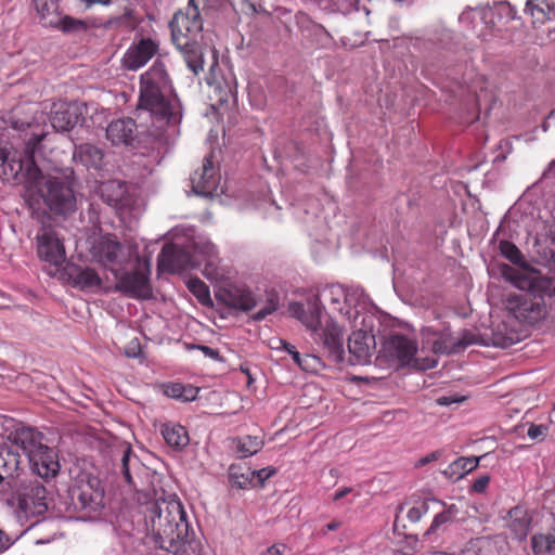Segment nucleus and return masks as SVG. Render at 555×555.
I'll use <instances>...</instances> for the list:
<instances>
[{"mask_svg":"<svg viewBox=\"0 0 555 555\" xmlns=\"http://www.w3.org/2000/svg\"><path fill=\"white\" fill-rule=\"evenodd\" d=\"M186 285L189 291L198 299L201 304H211L209 288L202 280L192 278L186 282Z\"/></svg>","mask_w":555,"mask_h":555,"instance_id":"nucleus-41","label":"nucleus"},{"mask_svg":"<svg viewBox=\"0 0 555 555\" xmlns=\"http://www.w3.org/2000/svg\"><path fill=\"white\" fill-rule=\"evenodd\" d=\"M544 297L545 295L513 293L506 296L504 306L520 322L534 323L547 314Z\"/></svg>","mask_w":555,"mask_h":555,"instance_id":"nucleus-12","label":"nucleus"},{"mask_svg":"<svg viewBox=\"0 0 555 555\" xmlns=\"http://www.w3.org/2000/svg\"><path fill=\"white\" fill-rule=\"evenodd\" d=\"M344 336L343 328L336 322L327 323L320 334L323 347L338 360L344 353Z\"/></svg>","mask_w":555,"mask_h":555,"instance_id":"nucleus-28","label":"nucleus"},{"mask_svg":"<svg viewBox=\"0 0 555 555\" xmlns=\"http://www.w3.org/2000/svg\"><path fill=\"white\" fill-rule=\"evenodd\" d=\"M203 262V274L212 282H220L228 278L229 271L221 266L217 255L215 245L207 241L201 240L194 243V260L192 266Z\"/></svg>","mask_w":555,"mask_h":555,"instance_id":"nucleus-16","label":"nucleus"},{"mask_svg":"<svg viewBox=\"0 0 555 555\" xmlns=\"http://www.w3.org/2000/svg\"><path fill=\"white\" fill-rule=\"evenodd\" d=\"M31 472L42 479L55 477L60 472L57 453L47 444L39 449L28 460Z\"/></svg>","mask_w":555,"mask_h":555,"instance_id":"nucleus-20","label":"nucleus"},{"mask_svg":"<svg viewBox=\"0 0 555 555\" xmlns=\"http://www.w3.org/2000/svg\"><path fill=\"white\" fill-rule=\"evenodd\" d=\"M279 307V300L275 296H271L264 304L262 308H260L254 315L253 319L255 321H261L266 319L268 315L272 314L276 311Z\"/></svg>","mask_w":555,"mask_h":555,"instance_id":"nucleus-47","label":"nucleus"},{"mask_svg":"<svg viewBox=\"0 0 555 555\" xmlns=\"http://www.w3.org/2000/svg\"><path fill=\"white\" fill-rule=\"evenodd\" d=\"M525 11L531 14V16L534 18V22L542 23L548 18L550 7L543 2L539 4L533 0H528L526 2Z\"/></svg>","mask_w":555,"mask_h":555,"instance_id":"nucleus-45","label":"nucleus"},{"mask_svg":"<svg viewBox=\"0 0 555 555\" xmlns=\"http://www.w3.org/2000/svg\"><path fill=\"white\" fill-rule=\"evenodd\" d=\"M103 157L102 150L91 144L76 146L73 153V160L80 163L88 169H100L103 165Z\"/></svg>","mask_w":555,"mask_h":555,"instance_id":"nucleus-31","label":"nucleus"},{"mask_svg":"<svg viewBox=\"0 0 555 555\" xmlns=\"http://www.w3.org/2000/svg\"><path fill=\"white\" fill-rule=\"evenodd\" d=\"M299 367L308 373H318L322 369V362L315 356L305 354Z\"/></svg>","mask_w":555,"mask_h":555,"instance_id":"nucleus-48","label":"nucleus"},{"mask_svg":"<svg viewBox=\"0 0 555 555\" xmlns=\"http://www.w3.org/2000/svg\"><path fill=\"white\" fill-rule=\"evenodd\" d=\"M135 122L131 118L112 121L106 128V138L115 145L130 144L134 139Z\"/></svg>","mask_w":555,"mask_h":555,"instance_id":"nucleus-29","label":"nucleus"},{"mask_svg":"<svg viewBox=\"0 0 555 555\" xmlns=\"http://www.w3.org/2000/svg\"><path fill=\"white\" fill-rule=\"evenodd\" d=\"M50 121L56 131H69L78 121V107L65 101L53 102Z\"/></svg>","mask_w":555,"mask_h":555,"instance_id":"nucleus-26","label":"nucleus"},{"mask_svg":"<svg viewBox=\"0 0 555 555\" xmlns=\"http://www.w3.org/2000/svg\"><path fill=\"white\" fill-rule=\"evenodd\" d=\"M320 304L327 306L331 313H338L348 322V310L357 317L369 310L366 296L360 289H346L341 285L325 287L320 294Z\"/></svg>","mask_w":555,"mask_h":555,"instance_id":"nucleus-7","label":"nucleus"},{"mask_svg":"<svg viewBox=\"0 0 555 555\" xmlns=\"http://www.w3.org/2000/svg\"><path fill=\"white\" fill-rule=\"evenodd\" d=\"M42 139L41 134L35 138V142H28L23 153L12 146L1 147V173L7 181L23 179L29 197L31 199L41 198L52 212L72 214L77 209L74 171L70 168H54L51 171L42 172L37 167L34 159L35 146Z\"/></svg>","mask_w":555,"mask_h":555,"instance_id":"nucleus-1","label":"nucleus"},{"mask_svg":"<svg viewBox=\"0 0 555 555\" xmlns=\"http://www.w3.org/2000/svg\"><path fill=\"white\" fill-rule=\"evenodd\" d=\"M531 519L527 511L521 506H515L508 512V528L514 538L521 541L529 533Z\"/></svg>","mask_w":555,"mask_h":555,"instance_id":"nucleus-32","label":"nucleus"},{"mask_svg":"<svg viewBox=\"0 0 555 555\" xmlns=\"http://www.w3.org/2000/svg\"><path fill=\"white\" fill-rule=\"evenodd\" d=\"M162 435L166 443L176 450L183 449L190 442L188 430L179 424H164L162 427Z\"/></svg>","mask_w":555,"mask_h":555,"instance_id":"nucleus-33","label":"nucleus"},{"mask_svg":"<svg viewBox=\"0 0 555 555\" xmlns=\"http://www.w3.org/2000/svg\"><path fill=\"white\" fill-rule=\"evenodd\" d=\"M34 8L46 26L57 24V0H33Z\"/></svg>","mask_w":555,"mask_h":555,"instance_id":"nucleus-35","label":"nucleus"},{"mask_svg":"<svg viewBox=\"0 0 555 555\" xmlns=\"http://www.w3.org/2000/svg\"><path fill=\"white\" fill-rule=\"evenodd\" d=\"M69 495L74 509L82 512L83 516L90 517L92 513L98 512L103 506L104 493L99 488L96 479L74 486Z\"/></svg>","mask_w":555,"mask_h":555,"instance_id":"nucleus-15","label":"nucleus"},{"mask_svg":"<svg viewBox=\"0 0 555 555\" xmlns=\"http://www.w3.org/2000/svg\"><path fill=\"white\" fill-rule=\"evenodd\" d=\"M263 440L258 436H244L236 440V450L242 457H248L261 450Z\"/></svg>","mask_w":555,"mask_h":555,"instance_id":"nucleus-39","label":"nucleus"},{"mask_svg":"<svg viewBox=\"0 0 555 555\" xmlns=\"http://www.w3.org/2000/svg\"><path fill=\"white\" fill-rule=\"evenodd\" d=\"M14 500L16 504L15 513L21 521H30L42 516L48 509L47 489L36 479L21 480Z\"/></svg>","mask_w":555,"mask_h":555,"instance_id":"nucleus-8","label":"nucleus"},{"mask_svg":"<svg viewBox=\"0 0 555 555\" xmlns=\"http://www.w3.org/2000/svg\"><path fill=\"white\" fill-rule=\"evenodd\" d=\"M276 469L274 467H264L259 470H253L254 479L257 478L258 482L262 485L267 479L275 475Z\"/></svg>","mask_w":555,"mask_h":555,"instance_id":"nucleus-54","label":"nucleus"},{"mask_svg":"<svg viewBox=\"0 0 555 555\" xmlns=\"http://www.w3.org/2000/svg\"><path fill=\"white\" fill-rule=\"evenodd\" d=\"M288 311L309 330L315 331L320 324L322 311L319 296H310L305 302H292Z\"/></svg>","mask_w":555,"mask_h":555,"instance_id":"nucleus-21","label":"nucleus"},{"mask_svg":"<svg viewBox=\"0 0 555 555\" xmlns=\"http://www.w3.org/2000/svg\"><path fill=\"white\" fill-rule=\"evenodd\" d=\"M286 550L285 544H273L269 546L266 551L261 553V555H283Z\"/></svg>","mask_w":555,"mask_h":555,"instance_id":"nucleus-59","label":"nucleus"},{"mask_svg":"<svg viewBox=\"0 0 555 555\" xmlns=\"http://www.w3.org/2000/svg\"><path fill=\"white\" fill-rule=\"evenodd\" d=\"M337 11L349 12L356 4L357 0H331Z\"/></svg>","mask_w":555,"mask_h":555,"instance_id":"nucleus-56","label":"nucleus"},{"mask_svg":"<svg viewBox=\"0 0 555 555\" xmlns=\"http://www.w3.org/2000/svg\"><path fill=\"white\" fill-rule=\"evenodd\" d=\"M141 348L137 339L131 340L125 349V353L129 358H135L140 354Z\"/></svg>","mask_w":555,"mask_h":555,"instance_id":"nucleus-58","label":"nucleus"},{"mask_svg":"<svg viewBox=\"0 0 555 555\" xmlns=\"http://www.w3.org/2000/svg\"><path fill=\"white\" fill-rule=\"evenodd\" d=\"M427 512L426 504L423 503L420 506H413L408 511L406 517L411 522H417L422 516Z\"/></svg>","mask_w":555,"mask_h":555,"instance_id":"nucleus-52","label":"nucleus"},{"mask_svg":"<svg viewBox=\"0 0 555 555\" xmlns=\"http://www.w3.org/2000/svg\"><path fill=\"white\" fill-rule=\"evenodd\" d=\"M64 274L74 287L82 291H95L102 287V279L95 269L68 264L64 269Z\"/></svg>","mask_w":555,"mask_h":555,"instance_id":"nucleus-25","label":"nucleus"},{"mask_svg":"<svg viewBox=\"0 0 555 555\" xmlns=\"http://www.w3.org/2000/svg\"><path fill=\"white\" fill-rule=\"evenodd\" d=\"M193 192L201 196H212L217 193L218 178L210 157L204 159L203 166L191 177Z\"/></svg>","mask_w":555,"mask_h":555,"instance_id":"nucleus-24","label":"nucleus"},{"mask_svg":"<svg viewBox=\"0 0 555 555\" xmlns=\"http://www.w3.org/2000/svg\"><path fill=\"white\" fill-rule=\"evenodd\" d=\"M170 28L172 41L179 50H186L196 43L203 22L195 0H189L185 11L173 15Z\"/></svg>","mask_w":555,"mask_h":555,"instance_id":"nucleus-11","label":"nucleus"},{"mask_svg":"<svg viewBox=\"0 0 555 555\" xmlns=\"http://www.w3.org/2000/svg\"><path fill=\"white\" fill-rule=\"evenodd\" d=\"M478 464L479 457H460L451 463L443 473L450 478L459 479L474 470Z\"/></svg>","mask_w":555,"mask_h":555,"instance_id":"nucleus-37","label":"nucleus"},{"mask_svg":"<svg viewBox=\"0 0 555 555\" xmlns=\"http://www.w3.org/2000/svg\"><path fill=\"white\" fill-rule=\"evenodd\" d=\"M507 541L501 535L479 537L469 540L462 555H506Z\"/></svg>","mask_w":555,"mask_h":555,"instance_id":"nucleus-23","label":"nucleus"},{"mask_svg":"<svg viewBox=\"0 0 555 555\" xmlns=\"http://www.w3.org/2000/svg\"><path fill=\"white\" fill-rule=\"evenodd\" d=\"M205 357H209L211 359H217L218 358V351L210 348V347H207V346H198L197 347Z\"/></svg>","mask_w":555,"mask_h":555,"instance_id":"nucleus-62","label":"nucleus"},{"mask_svg":"<svg viewBox=\"0 0 555 555\" xmlns=\"http://www.w3.org/2000/svg\"><path fill=\"white\" fill-rule=\"evenodd\" d=\"M232 5L244 14L256 13L255 5L249 0H229Z\"/></svg>","mask_w":555,"mask_h":555,"instance_id":"nucleus-51","label":"nucleus"},{"mask_svg":"<svg viewBox=\"0 0 555 555\" xmlns=\"http://www.w3.org/2000/svg\"><path fill=\"white\" fill-rule=\"evenodd\" d=\"M476 343V336L468 331H463L460 335L454 336L449 327L439 330L426 326L422 330L421 353L431 352V357L438 361L439 356L460 352Z\"/></svg>","mask_w":555,"mask_h":555,"instance_id":"nucleus-5","label":"nucleus"},{"mask_svg":"<svg viewBox=\"0 0 555 555\" xmlns=\"http://www.w3.org/2000/svg\"><path fill=\"white\" fill-rule=\"evenodd\" d=\"M468 396L465 395H459V393H452L448 396H441L436 399V402L438 405L448 406L453 403H462L465 400H467Z\"/></svg>","mask_w":555,"mask_h":555,"instance_id":"nucleus-50","label":"nucleus"},{"mask_svg":"<svg viewBox=\"0 0 555 555\" xmlns=\"http://www.w3.org/2000/svg\"><path fill=\"white\" fill-rule=\"evenodd\" d=\"M36 241L37 254L41 260L54 267H60L65 262V247L52 230L42 229Z\"/></svg>","mask_w":555,"mask_h":555,"instance_id":"nucleus-18","label":"nucleus"},{"mask_svg":"<svg viewBox=\"0 0 555 555\" xmlns=\"http://www.w3.org/2000/svg\"><path fill=\"white\" fill-rule=\"evenodd\" d=\"M54 27L61 28L65 33L75 31V30H86L87 24L81 20H77L70 16L61 17L57 15V24Z\"/></svg>","mask_w":555,"mask_h":555,"instance_id":"nucleus-46","label":"nucleus"},{"mask_svg":"<svg viewBox=\"0 0 555 555\" xmlns=\"http://www.w3.org/2000/svg\"><path fill=\"white\" fill-rule=\"evenodd\" d=\"M159 43L151 38H141L133 42L122 57V65L128 70L143 67L158 51Z\"/></svg>","mask_w":555,"mask_h":555,"instance_id":"nucleus-19","label":"nucleus"},{"mask_svg":"<svg viewBox=\"0 0 555 555\" xmlns=\"http://www.w3.org/2000/svg\"><path fill=\"white\" fill-rule=\"evenodd\" d=\"M150 268L147 263H139L138 268L130 273L120 271L114 285L115 291H119L129 297L138 299H149L152 297V288L149 280Z\"/></svg>","mask_w":555,"mask_h":555,"instance_id":"nucleus-14","label":"nucleus"},{"mask_svg":"<svg viewBox=\"0 0 555 555\" xmlns=\"http://www.w3.org/2000/svg\"><path fill=\"white\" fill-rule=\"evenodd\" d=\"M516 11L508 2H499L493 7L465 10L460 15L461 23H491L496 18L503 26L515 20Z\"/></svg>","mask_w":555,"mask_h":555,"instance_id":"nucleus-17","label":"nucleus"},{"mask_svg":"<svg viewBox=\"0 0 555 555\" xmlns=\"http://www.w3.org/2000/svg\"><path fill=\"white\" fill-rule=\"evenodd\" d=\"M171 80L165 64L156 60L152 67L140 77L139 109H145L153 116L170 120L173 115L172 102L169 99Z\"/></svg>","mask_w":555,"mask_h":555,"instance_id":"nucleus-3","label":"nucleus"},{"mask_svg":"<svg viewBox=\"0 0 555 555\" xmlns=\"http://www.w3.org/2000/svg\"><path fill=\"white\" fill-rule=\"evenodd\" d=\"M546 431H547L546 426L532 424L529 427L527 435L530 439L537 440V439H543L546 436Z\"/></svg>","mask_w":555,"mask_h":555,"instance_id":"nucleus-53","label":"nucleus"},{"mask_svg":"<svg viewBox=\"0 0 555 555\" xmlns=\"http://www.w3.org/2000/svg\"><path fill=\"white\" fill-rule=\"evenodd\" d=\"M500 250L501 254L512 263L522 266L527 269V266L522 263L524 257L516 245L511 242L503 241L500 243Z\"/></svg>","mask_w":555,"mask_h":555,"instance_id":"nucleus-44","label":"nucleus"},{"mask_svg":"<svg viewBox=\"0 0 555 555\" xmlns=\"http://www.w3.org/2000/svg\"><path fill=\"white\" fill-rule=\"evenodd\" d=\"M352 492V488L351 487H345L338 491L335 492V494L333 495V501H339L341 500L343 498H345L347 494L351 493Z\"/></svg>","mask_w":555,"mask_h":555,"instance_id":"nucleus-63","label":"nucleus"},{"mask_svg":"<svg viewBox=\"0 0 555 555\" xmlns=\"http://www.w3.org/2000/svg\"><path fill=\"white\" fill-rule=\"evenodd\" d=\"M465 25H472V28L476 36L480 38L482 41H490L492 38L496 37L499 33L502 30V24L498 22L496 18H493L491 23H464Z\"/></svg>","mask_w":555,"mask_h":555,"instance_id":"nucleus-38","label":"nucleus"},{"mask_svg":"<svg viewBox=\"0 0 555 555\" xmlns=\"http://www.w3.org/2000/svg\"><path fill=\"white\" fill-rule=\"evenodd\" d=\"M81 3L86 5L87 9L91 8L94 4L108 5L114 0H79Z\"/></svg>","mask_w":555,"mask_h":555,"instance_id":"nucleus-61","label":"nucleus"},{"mask_svg":"<svg viewBox=\"0 0 555 555\" xmlns=\"http://www.w3.org/2000/svg\"><path fill=\"white\" fill-rule=\"evenodd\" d=\"M89 255L92 261L109 270L115 278L131 259L130 249L108 235L90 237Z\"/></svg>","mask_w":555,"mask_h":555,"instance_id":"nucleus-6","label":"nucleus"},{"mask_svg":"<svg viewBox=\"0 0 555 555\" xmlns=\"http://www.w3.org/2000/svg\"><path fill=\"white\" fill-rule=\"evenodd\" d=\"M535 555H547L555 551V537L553 534H537L531 540Z\"/></svg>","mask_w":555,"mask_h":555,"instance_id":"nucleus-40","label":"nucleus"},{"mask_svg":"<svg viewBox=\"0 0 555 555\" xmlns=\"http://www.w3.org/2000/svg\"><path fill=\"white\" fill-rule=\"evenodd\" d=\"M14 476H18L17 473L8 474L1 466H0V486L7 481L10 478H13Z\"/></svg>","mask_w":555,"mask_h":555,"instance_id":"nucleus-64","label":"nucleus"},{"mask_svg":"<svg viewBox=\"0 0 555 555\" xmlns=\"http://www.w3.org/2000/svg\"><path fill=\"white\" fill-rule=\"evenodd\" d=\"M182 51L184 52V60L190 70H192L194 75H198L203 70L204 66L202 51L199 49H195L194 46Z\"/></svg>","mask_w":555,"mask_h":555,"instance_id":"nucleus-42","label":"nucleus"},{"mask_svg":"<svg viewBox=\"0 0 555 555\" xmlns=\"http://www.w3.org/2000/svg\"><path fill=\"white\" fill-rule=\"evenodd\" d=\"M441 456V452L440 451H433L430 452L429 454L421 457L417 463H416V467H422V466H425L431 462H436L440 459Z\"/></svg>","mask_w":555,"mask_h":555,"instance_id":"nucleus-57","label":"nucleus"},{"mask_svg":"<svg viewBox=\"0 0 555 555\" xmlns=\"http://www.w3.org/2000/svg\"><path fill=\"white\" fill-rule=\"evenodd\" d=\"M44 435L29 426L17 425L7 437V444L0 451V466L8 473H17L22 465V456L28 460L39 449L42 450Z\"/></svg>","mask_w":555,"mask_h":555,"instance_id":"nucleus-4","label":"nucleus"},{"mask_svg":"<svg viewBox=\"0 0 555 555\" xmlns=\"http://www.w3.org/2000/svg\"><path fill=\"white\" fill-rule=\"evenodd\" d=\"M117 188L118 194L116 196H109L107 195V202L109 205L115 206L117 209H125L126 206L129 204V201L127 198H124L122 195L125 193V186L120 184L119 182H109L104 185V189L102 192H106L109 190H114Z\"/></svg>","mask_w":555,"mask_h":555,"instance_id":"nucleus-43","label":"nucleus"},{"mask_svg":"<svg viewBox=\"0 0 555 555\" xmlns=\"http://www.w3.org/2000/svg\"><path fill=\"white\" fill-rule=\"evenodd\" d=\"M147 535L156 547L175 555H198L199 543L190 532L182 503L176 495H162L144 504Z\"/></svg>","mask_w":555,"mask_h":555,"instance_id":"nucleus-2","label":"nucleus"},{"mask_svg":"<svg viewBox=\"0 0 555 555\" xmlns=\"http://www.w3.org/2000/svg\"><path fill=\"white\" fill-rule=\"evenodd\" d=\"M11 545V540L9 535L0 529V553L9 548Z\"/></svg>","mask_w":555,"mask_h":555,"instance_id":"nucleus-60","label":"nucleus"},{"mask_svg":"<svg viewBox=\"0 0 555 555\" xmlns=\"http://www.w3.org/2000/svg\"><path fill=\"white\" fill-rule=\"evenodd\" d=\"M143 470L144 467L131 447H124L119 462L115 465V473L120 475L129 487L137 489L140 473Z\"/></svg>","mask_w":555,"mask_h":555,"instance_id":"nucleus-22","label":"nucleus"},{"mask_svg":"<svg viewBox=\"0 0 555 555\" xmlns=\"http://www.w3.org/2000/svg\"><path fill=\"white\" fill-rule=\"evenodd\" d=\"M236 306L242 310L248 311L256 307V300L249 291H242Z\"/></svg>","mask_w":555,"mask_h":555,"instance_id":"nucleus-49","label":"nucleus"},{"mask_svg":"<svg viewBox=\"0 0 555 555\" xmlns=\"http://www.w3.org/2000/svg\"><path fill=\"white\" fill-rule=\"evenodd\" d=\"M489 482H490V477L488 475H483L474 481L472 489L476 493H482L486 491Z\"/></svg>","mask_w":555,"mask_h":555,"instance_id":"nucleus-55","label":"nucleus"},{"mask_svg":"<svg viewBox=\"0 0 555 555\" xmlns=\"http://www.w3.org/2000/svg\"><path fill=\"white\" fill-rule=\"evenodd\" d=\"M348 323L352 333L348 339V349L356 358L357 362L366 361L375 347V337L372 333L374 326V315L366 310L365 312L351 317L348 310Z\"/></svg>","mask_w":555,"mask_h":555,"instance_id":"nucleus-10","label":"nucleus"},{"mask_svg":"<svg viewBox=\"0 0 555 555\" xmlns=\"http://www.w3.org/2000/svg\"><path fill=\"white\" fill-rule=\"evenodd\" d=\"M442 505L444 506L443 511H441L434 517L430 527L425 532V535H430L439 531H443L449 524H452L456 519V516L459 514V508L456 507V505Z\"/></svg>","mask_w":555,"mask_h":555,"instance_id":"nucleus-36","label":"nucleus"},{"mask_svg":"<svg viewBox=\"0 0 555 555\" xmlns=\"http://www.w3.org/2000/svg\"><path fill=\"white\" fill-rule=\"evenodd\" d=\"M229 482L237 489H247L254 481V474L249 467L232 464L228 470Z\"/></svg>","mask_w":555,"mask_h":555,"instance_id":"nucleus-34","label":"nucleus"},{"mask_svg":"<svg viewBox=\"0 0 555 555\" xmlns=\"http://www.w3.org/2000/svg\"><path fill=\"white\" fill-rule=\"evenodd\" d=\"M383 351L402 366L426 371L437 365L435 357H422L417 353L416 343L401 334L390 335L384 343Z\"/></svg>","mask_w":555,"mask_h":555,"instance_id":"nucleus-9","label":"nucleus"},{"mask_svg":"<svg viewBox=\"0 0 555 555\" xmlns=\"http://www.w3.org/2000/svg\"><path fill=\"white\" fill-rule=\"evenodd\" d=\"M163 392L176 400L181 402H190L194 400L202 401L203 396L201 391L205 390L206 387H195L192 384H158Z\"/></svg>","mask_w":555,"mask_h":555,"instance_id":"nucleus-30","label":"nucleus"},{"mask_svg":"<svg viewBox=\"0 0 555 555\" xmlns=\"http://www.w3.org/2000/svg\"><path fill=\"white\" fill-rule=\"evenodd\" d=\"M192 264V260L173 244L165 245L158 255V268L162 271L177 272Z\"/></svg>","mask_w":555,"mask_h":555,"instance_id":"nucleus-27","label":"nucleus"},{"mask_svg":"<svg viewBox=\"0 0 555 555\" xmlns=\"http://www.w3.org/2000/svg\"><path fill=\"white\" fill-rule=\"evenodd\" d=\"M537 270L530 268L527 270H519L508 264L501 267V274L503 279L509 282L513 286L520 291H527L531 295H543L552 291V279L542 275H534Z\"/></svg>","mask_w":555,"mask_h":555,"instance_id":"nucleus-13","label":"nucleus"}]
</instances>
